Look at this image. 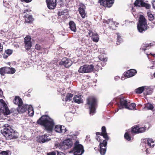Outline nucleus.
Here are the masks:
<instances>
[{"label": "nucleus", "mask_w": 155, "mask_h": 155, "mask_svg": "<svg viewBox=\"0 0 155 155\" xmlns=\"http://www.w3.org/2000/svg\"><path fill=\"white\" fill-rule=\"evenodd\" d=\"M36 123L44 127L45 129L48 132L53 130L54 125V120L46 115H42L38 120Z\"/></svg>", "instance_id": "1"}, {"label": "nucleus", "mask_w": 155, "mask_h": 155, "mask_svg": "<svg viewBox=\"0 0 155 155\" xmlns=\"http://www.w3.org/2000/svg\"><path fill=\"white\" fill-rule=\"evenodd\" d=\"M4 128L2 132L7 140H9L17 138L15 135V131L14 130L12 127L8 124L4 125Z\"/></svg>", "instance_id": "2"}, {"label": "nucleus", "mask_w": 155, "mask_h": 155, "mask_svg": "<svg viewBox=\"0 0 155 155\" xmlns=\"http://www.w3.org/2000/svg\"><path fill=\"white\" fill-rule=\"evenodd\" d=\"M86 104L89 105L90 114L93 115L96 112V107L97 106V100L96 97L90 96L86 99Z\"/></svg>", "instance_id": "3"}, {"label": "nucleus", "mask_w": 155, "mask_h": 155, "mask_svg": "<svg viewBox=\"0 0 155 155\" xmlns=\"http://www.w3.org/2000/svg\"><path fill=\"white\" fill-rule=\"evenodd\" d=\"M147 20L142 15H140L138 24L137 25V28L139 32L142 33L143 31L147 29Z\"/></svg>", "instance_id": "4"}, {"label": "nucleus", "mask_w": 155, "mask_h": 155, "mask_svg": "<svg viewBox=\"0 0 155 155\" xmlns=\"http://www.w3.org/2000/svg\"><path fill=\"white\" fill-rule=\"evenodd\" d=\"M84 147L82 145L79 143L78 140H77L74 143L72 151L74 155H82L84 152Z\"/></svg>", "instance_id": "5"}, {"label": "nucleus", "mask_w": 155, "mask_h": 155, "mask_svg": "<svg viewBox=\"0 0 155 155\" xmlns=\"http://www.w3.org/2000/svg\"><path fill=\"white\" fill-rule=\"evenodd\" d=\"M96 140L100 143L99 144V151L101 155H104L107 150V144L105 145L104 143V140H103L101 139V137L99 136H97L96 137Z\"/></svg>", "instance_id": "6"}, {"label": "nucleus", "mask_w": 155, "mask_h": 155, "mask_svg": "<svg viewBox=\"0 0 155 155\" xmlns=\"http://www.w3.org/2000/svg\"><path fill=\"white\" fill-rule=\"evenodd\" d=\"M94 66L93 64H85L81 66L79 69L78 71L80 73H89L93 71Z\"/></svg>", "instance_id": "7"}, {"label": "nucleus", "mask_w": 155, "mask_h": 155, "mask_svg": "<svg viewBox=\"0 0 155 155\" xmlns=\"http://www.w3.org/2000/svg\"><path fill=\"white\" fill-rule=\"evenodd\" d=\"M15 71V69L13 68L3 67L0 68V74L2 76H4L6 74H12Z\"/></svg>", "instance_id": "8"}, {"label": "nucleus", "mask_w": 155, "mask_h": 155, "mask_svg": "<svg viewBox=\"0 0 155 155\" xmlns=\"http://www.w3.org/2000/svg\"><path fill=\"white\" fill-rule=\"evenodd\" d=\"M146 130V127H140L139 125L138 124L134 125L131 127V132L132 133L137 134L144 132Z\"/></svg>", "instance_id": "9"}, {"label": "nucleus", "mask_w": 155, "mask_h": 155, "mask_svg": "<svg viewBox=\"0 0 155 155\" xmlns=\"http://www.w3.org/2000/svg\"><path fill=\"white\" fill-rule=\"evenodd\" d=\"M61 144L62 148L66 149L71 148L73 145V143L72 140L69 138L63 141Z\"/></svg>", "instance_id": "10"}, {"label": "nucleus", "mask_w": 155, "mask_h": 155, "mask_svg": "<svg viewBox=\"0 0 155 155\" xmlns=\"http://www.w3.org/2000/svg\"><path fill=\"white\" fill-rule=\"evenodd\" d=\"M129 101L126 99L125 97H121L120 99L119 102L118 104L119 108L120 109H122L125 107L127 105Z\"/></svg>", "instance_id": "11"}, {"label": "nucleus", "mask_w": 155, "mask_h": 155, "mask_svg": "<svg viewBox=\"0 0 155 155\" xmlns=\"http://www.w3.org/2000/svg\"><path fill=\"white\" fill-rule=\"evenodd\" d=\"M72 62L71 60L66 58H64L62 59V60L59 63V65H64L65 67L69 68L72 64Z\"/></svg>", "instance_id": "12"}, {"label": "nucleus", "mask_w": 155, "mask_h": 155, "mask_svg": "<svg viewBox=\"0 0 155 155\" xmlns=\"http://www.w3.org/2000/svg\"><path fill=\"white\" fill-rule=\"evenodd\" d=\"M24 43L26 49L27 51L30 49L32 46L30 36L27 35L24 38Z\"/></svg>", "instance_id": "13"}, {"label": "nucleus", "mask_w": 155, "mask_h": 155, "mask_svg": "<svg viewBox=\"0 0 155 155\" xmlns=\"http://www.w3.org/2000/svg\"><path fill=\"white\" fill-rule=\"evenodd\" d=\"M85 9L86 6L84 5L82 3H80L79 5L78 11L82 18H84L86 17Z\"/></svg>", "instance_id": "14"}, {"label": "nucleus", "mask_w": 155, "mask_h": 155, "mask_svg": "<svg viewBox=\"0 0 155 155\" xmlns=\"http://www.w3.org/2000/svg\"><path fill=\"white\" fill-rule=\"evenodd\" d=\"M114 1V0H99L101 5L108 7H110L112 6Z\"/></svg>", "instance_id": "15"}, {"label": "nucleus", "mask_w": 155, "mask_h": 155, "mask_svg": "<svg viewBox=\"0 0 155 155\" xmlns=\"http://www.w3.org/2000/svg\"><path fill=\"white\" fill-rule=\"evenodd\" d=\"M48 8L50 9H53L56 6V0H46Z\"/></svg>", "instance_id": "16"}, {"label": "nucleus", "mask_w": 155, "mask_h": 155, "mask_svg": "<svg viewBox=\"0 0 155 155\" xmlns=\"http://www.w3.org/2000/svg\"><path fill=\"white\" fill-rule=\"evenodd\" d=\"M28 107V105L26 104H20V106H18L17 108V110L19 113H23L26 112Z\"/></svg>", "instance_id": "17"}, {"label": "nucleus", "mask_w": 155, "mask_h": 155, "mask_svg": "<svg viewBox=\"0 0 155 155\" xmlns=\"http://www.w3.org/2000/svg\"><path fill=\"white\" fill-rule=\"evenodd\" d=\"M54 130L55 132L60 133H64L67 131L65 127L60 125H55Z\"/></svg>", "instance_id": "18"}, {"label": "nucleus", "mask_w": 155, "mask_h": 155, "mask_svg": "<svg viewBox=\"0 0 155 155\" xmlns=\"http://www.w3.org/2000/svg\"><path fill=\"white\" fill-rule=\"evenodd\" d=\"M101 133L103 135V138H104V142L105 145L107 143V141L109 140V137L107 133L106 127L103 126L102 127L101 129Z\"/></svg>", "instance_id": "19"}, {"label": "nucleus", "mask_w": 155, "mask_h": 155, "mask_svg": "<svg viewBox=\"0 0 155 155\" xmlns=\"http://www.w3.org/2000/svg\"><path fill=\"white\" fill-rule=\"evenodd\" d=\"M144 142L145 143L150 147H153L155 144L154 141L151 138H146L145 139Z\"/></svg>", "instance_id": "20"}, {"label": "nucleus", "mask_w": 155, "mask_h": 155, "mask_svg": "<svg viewBox=\"0 0 155 155\" xmlns=\"http://www.w3.org/2000/svg\"><path fill=\"white\" fill-rule=\"evenodd\" d=\"M50 139L47 138V134H45L44 135L39 136L38 138V141L40 143H44L48 142L50 140Z\"/></svg>", "instance_id": "21"}, {"label": "nucleus", "mask_w": 155, "mask_h": 155, "mask_svg": "<svg viewBox=\"0 0 155 155\" xmlns=\"http://www.w3.org/2000/svg\"><path fill=\"white\" fill-rule=\"evenodd\" d=\"M13 101L14 103L18 106L22 104L23 103L22 99L18 96H16Z\"/></svg>", "instance_id": "22"}, {"label": "nucleus", "mask_w": 155, "mask_h": 155, "mask_svg": "<svg viewBox=\"0 0 155 155\" xmlns=\"http://www.w3.org/2000/svg\"><path fill=\"white\" fill-rule=\"evenodd\" d=\"M81 95H75L73 98L74 101L78 104H80L83 102V100L81 98Z\"/></svg>", "instance_id": "23"}, {"label": "nucleus", "mask_w": 155, "mask_h": 155, "mask_svg": "<svg viewBox=\"0 0 155 155\" xmlns=\"http://www.w3.org/2000/svg\"><path fill=\"white\" fill-rule=\"evenodd\" d=\"M24 18H25V23L31 24L34 20V19L31 15Z\"/></svg>", "instance_id": "24"}, {"label": "nucleus", "mask_w": 155, "mask_h": 155, "mask_svg": "<svg viewBox=\"0 0 155 155\" xmlns=\"http://www.w3.org/2000/svg\"><path fill=\"white\" fill-rule=\"evenodd\" d=\"M136 105L135 103H130L129 101L127 104V105L125 107V108L129 110H136Z\"/></svg>", "instance_id": "25"}, {"label": "nucleus", "mask_w": 155, "mask_h": 155, "mask_svg": "<svg viewBox=\"0 0 155 155\" xmlns=\"http://www.w3.org/2000/svg\"><path fill=\"white\" fill-rule=\"evenodd\" d=\"M69 28L71 30L75 32L76 31V25L74 21H70L69 23Z\"/></svg>", "instance_id": "26"}, {"label": "nucleus", "mask_w": 155, "mask_h": 155, "mask_svg": "<svg viewBox=\"0 0 155 155\" xmlns=\"http://www.w3.org/2000/svg\"><path fill=\"white\" fill-rule=\"evenodd\" d=\"M31 11V10L30 9L25 10L22 13V15L24 18L25 17H26L27 16L31 15L30 13V12Z\"/></svg>", "instance_id": "27"}, {"label": "nucleus", "mask_w": 155, "mask_h": 155, "mask_svg": "<svg viewBox=\"0 0 155 155\" xmlns=\"http://www.w3.org/2000/svg\"><path fill=\"white\" fill-rule=\"evenodd\" d=\"M145 86H142L139 87L135 90V92L137 94H140L142 93L145 90Z\"/></svg>", "instance_id": "28"}, {"label": "nucleus", "mask_w": 155, "mask_h": 155, "mask_svg": "<svg viewBox=\"0 0 155 155\" xmlns=\"http://www.w3.org/2000/svg\"><path fill=\"white\" fill-rule=\"evenodd\" d=\"M144 108L146 109L147 110H152L154 108L153 104L150 103H147L145 104Z\"/></svg>", "instance_id": "29"}, {"label": "nucleus", "mask_w": 155, "mask_h": 155, "mask_svg": "<svg viewBox=\"0 0 155 155\" xmlns=\"http://www.w3.org/2000/svg\"><path fill=\"white\" fill-rule=\"evenodd\" d=\"M47 155H65V154L63 152L55 151L48 153Z\"/></svg>", "instance_id": "30"}, {"label": "nucleus", "mask_w": 155, "mask_h": 155, "mask_svg": "<svg viewBox=\"0 0 155 155\" xmlns=\"http://www.w3.org/2000/svg\"><path fill=\"white\" fill-rule=\"evenodd\" d=\"M143 2V0H136L134 3V5L136 7H142Z\"/></svg>", "instance_id": "31"}, {"label": "nucleus", "mask_w": 155, "mask_h": 155, "mask_svg": "<svg viewBox=\"0 0 155 155\" xmlns=\"http://www.w3.org/2000/svg\"><path fill=\"white\" fill-rule=\"evenodd\" d=\"M73 96V94L68 93L66 96L65 101H71L72 99Z\"/></svg>", "instance_id": "32"}, {"label": "nucleus", "mask_w": 155, "mask_h": 155, "mask_svg": "<svg viewBox=\"0 0 155 155\" xmlns=\"http://www.w3.org/2000/svg\"><path fill=\"white\" fill-rule=\"evenodd\" d=\"M131 132L128 131L126 132L124 134V138L127 141H130L131 140V137L130 136V133Z\"/></svg>", "instance_id": "33"}, {"label": "nucleus", "mask_w": 155, "mask_h": 155, "mask_svg": "<svg viewBox=\"0 0 155 155\" xmlns=\"http://www.w3.org/2000/svg\"><path fill=\"white\" fill-rule=\"evenodd\" d=\"M91 38L93 41L95 42H97L99 39L98 35L97 34H93L92 35Z\"/></svg>", "instance_id": "34"}, {"label": "nucleus", "mask_w": 155, "mask_h": 155, "mask_svg": "<svg viewBox=\"0 0 155 155\" xmlns=\"http://www.w3.org/2000/svg\"><path fill=\"white\" fill-rule=\"evenodd\" d=\"M6 106V105L5 102L4 101L2 100L1 99L0 100V110H3L2 109Z\"/></svg>", "instance_id": "35"}, {"label": "nucleus", "mask_w": 155, "mask_h": 155, "mask_svg": "<svg viewBox=\"0 0 155 155\" xmlns=\"http://www.w3.org/2000/svg\"><path fill=\"white\" fill-rule=\"evenodd\" d=\"M27 110H28V114L32 116L33 115L34 111L33 110V108L32 107H30L28 106Z\"/></svg>", "instance_id": "36"}, {"label": "nucleus", "mask_w": 155, "mask_h": 155, "mask_svg": "<svg viewBox=\"0 0 155 155\" xmlns=\"http://www.w3.org/2000/svg\"><path fill=\"white\" fill-rule=\"evenodd\" d=\"M128 72L130 77L134 76L137 73L136 71L134 69H131L128 70Z\"/></svg>", "instance_id": "37"}, {"label": "nucleus", "mask_w": 155, "mask_h": 155, "mask_svg": "<svg viewBox=\"0 0 155 155\" xmlns=\"http://www.w3.org/2000/svg\"><path fill=\"white\" fill-rule=\"evenodd\" d=\"M147 15L149 20L152 21L154 19V16L150 12H148Z\"/></svg>", "instance_id": "38"}, {"label": "nucleus", "mask_w": 155, "mask_h": 155, "mask_svg": "<svg viewBox=\"0 0 155 155\" xmlns=\"http://www.w3.org/2000/svg\"><path fill=\"white\" fill-rule=\"evenodd\" d=\"M4 109H5V111L4 112V115H7L10 114V110L8 107H6V106H5Z\"/></svg>", "instance_id": "39"}, {"label": "nucleus", "mask_w": 155, "mask_h": 155, "mask_svg": "<svg viewBox=\"0 0 155 155\" xmlns=\"http://www.w3.org/2000/svg\"><path fill=\"white\" fill-rule=\"evenodd\" d=\"M142 4V7H145L147 9H149L150 8V4L144 2V1Z\"/></svg>", "instance_id": "40"}, {"label": "nucleus", "mask_w": 155, "mask_h": 155, "mask_svg": "<svg viewBox=\"0 0 155 155\" xmlns=\"http://www.w3.org/2000/svg\"><path fill=\"white\" fill-rule=\"evenodd\" d=\"M117 43L116 44L117 45H119L120 43V41H121L122 38L117 33Z\"/></svg>", "instance_id": "41"}, {"label": "nucleus", "mask_w": 155, "mask_h": 155, "mask_svg": "<svg viewBox=\"0 0 155 155\" xmlns=\"http://www.w3.org/2000/svg\"><path fill=\"white\" fill-rule=\"evenodd\" d=\"M9 150L7 151H1L0 150V155H9Z\"/></svg>", "instance_id": "42"}, {"label": "nucleus", "mask_w": 155, "mask_h": 155, "mask_svg": "<svg viewBox=\"0 0 155 155\" xmlns=\"http://www.w3.org/2000/svg\"><path fill=\"white\" fill-rule=\"evenodd\" d=\"M58 3L61 7H62L65 4L64 0H59Z\"/></svg>", "instance_id": "43"}, {"label": "nucleus", "mask_w": 155, "mask_h": 155, "mask_svg": "<svg viewBox=\"0 0 155 155\" xmlns=\"http://www.w3.org/2000/svg\"><path fill=\"white\" fill-rule=\"evenodd\" d=\"M99 59L100 60L102 61L103 62H105L107 61V58H104L102 56H100L99 57Z\"/></svg>", "instance_id": "44"}, {"label": "nucleus", "mask_w": 155, "mask_h": 155, "mask_svg": "<svg viewBox=\"0 0 155 155\" xmlns=\"http://www.w3.org/2000/svg\"><path fill=\"white\" fill-rule=\"evenodd\" d=\"M42 48V47H41V46L38 44H36L35 45V49H36L37 50H40Z\"/></svg>", "instance_id": "45"}, {"label": "nucleus", "mask_w": 155, "mask_h": 155, "mask_svg": "<svg viewBox=\"0 0 155 155\" xmlns=\"http://www.w3.org/2000/svg\"><path fill=\"white\" fill-rule=\"evenodd\" d=\"M9 0H3V5L4 6L7 7L9 4Z\"/></svg>", "instance_id": "46"}, {"label": "nucleus", "mask_w": 155, "mask_h": 155, "mask_svg": "<svg viewBox=\"0 0 155 155\" xmlns=\"http://www.w3.org/2000/svg\"><path fill=\"white\" fill-rule=\"evenodd\" d=\"M152 43H150L149 44H146L145 45V48H143V50L144 51H145L147 49H149L150 47H151L152 45H151Z\"/></svg>", "instance_id": "47"}, {"label": "nucleus", "mask_w": 155, "mask_h": 155, "mask_svg": "<svg viewBox=\"0 0 155 155\" xmlns=\"http://www.w3.org/2000/svg\"><path fill=\"white\" fill-rule=\"evenodd\" d=\"M103 22L104 23H106L107 24H109L110 23H111L113 24V22L112 20L110 19H108L107 20H103Z\"/></svg>", "instance_id": "48"}, {"label": "nucleus", "mask_w": 155, "mask_h": 155, "mask_svg": "<svg viewBox=\"0 0 155 155\" xmlns=\"http://www.w3.org/2000/svg\"><path fill=\"white\" fill-rule=\"evenodd\" d=\"M5 53L8 55H9L12 53V51L10 49H7L5 51Z\"/></svg>", "instance_id": "49"}, {"label": "nucleus", "mask_w": 155, "mask_h": 155, "mask_svg": "<svg viewBox=\"0 0 155 155\" xmlns=\"http://www.w3.org/2000/svg\"><path fill=\"white\" fill-rule=\"evenodd\" d=\"M129 75L128 70L127 72H124V76L127 78L130 77V76Z\"/></svg>", "instance_id": "50"}, {"label": "nucleus", "mask_w": 155, "mask_h": 155, "mask_svg": "<svg viewBox=\"0 0 155 155\" xmlns=\"http://www.w3.org/2000/svg\"><path fill=\"white\" fill-rule=\"evenodd\" d=\"M152 93V91L150 89H148L147 92H144V94L146 95L150 94Z\"/></svg>", "instance_id": "51"}, {"label": "nucleus", "mask_w": 155, "mask_h": 155, "mask_svg": "<svg viewBox=\"0 0 155 155\" xmlns=\"http://www.w3.org/2000/svg\"><path fill=\"white\" fill-rule=\"evenodd\" d=\"M64 12H58V15L59 16H61L62 15H64Z\"/></svg>", "instance_id": "52"}, {"label": "nucleus", "mask_w": 155, "mask_h": 155, "mask_svg": "<svg viewBox=\"0 0 155 155\" xmlns=\"http://www.w3.org/2000/svg\"><path fill=\"white\" fill-rule=\"evenodd\" d=\"M96 134L97 136L99 135H100L101 136H102L103 137V135L101 132H97L96 133Z\"/></svg>", "instance_id": "53"}, {"label": "nucleus", "mask_w": 155, "mask_h": 155, "mask_svg": "<svg viewBox=\"0 0 155 155\" xmlns=\"http://www.w3.org/2000/svg\"><path fill=\"white\" fill-rule=\"evenodd\" d=\"M22 2H25L26 3H28L31 2L32 0H21Z\"/></svg>", "instance_id": "54"}, {"label": "nucleus", "mask_w": 155, "mask_h": 155, "mask_svg": "<svg viewBox=\"0 0 155 155\" xmlns=\"http://www.w3.org/2000/svg\"><path fill=\"white\" fill-rule=\"evenodd\" d=\"M153 7L155 9V1L153 2L152 3Z\"/></svg>", "instance_id": "55"}, {"label": "nucleus", "mask_w": 155, "mask_h": 155, "mask_svg": "<svg viewBox=\"0 0 155 155\" xmlns=\"http://www.w3.org/2000/svg\"><path fill=\"white\" fill-rule=\"evenodd\" d=\"M94 34L93 32L91 31H90V30L89 31V32H88L89 35L90 36L91 35V34Z\"/></svg>", "instance_id": "56"}, {"label": "nucleus", "mask_w": 155, "mask_h": 155, "mask_svg": "<svg viewBox=\"0 0 155 155\" xmlns=\"http://www.w3.org/2000/svg\"><path fill=\"white\" fill-rule=\"evenodd\" d=\"M3 47L1 46V44L0 43V51H1L2 50Z\"/></svg>", "instance_id": "57"}, {"label": "nucleus", "mask_w": 155, "mask_h": 155, "mask_svg": "<svg viewBox=\"0 0 155 155\" xmlns=\"http://www.w3.org/2000/svg\"><path fill=\"white\" fill-rule=\"evenodd\" d=\"M8 55H4L3 56V58H8Z\"/></svg>", "instance_id": "58"}, {"label": "nucleus", "mask_w": 155, "mask_h": 155, "mask_svg": "<svg viewBox=\"0 0 155 155\" xmlns=\"http://www.w3.org/2000/svg\"><path fill=\"white\" fill-rule=\"evenodd\" d=\"M2 94H3V92L0 89V95L1 96Z\"/></svg>", "instance_id": "59"}, {"label": "nucleus", "mask_w": 155, "mask_h": 155, "mask_svg": "<svg viewBox=\"0 0 155 155\" xmlns=\"http://www.w3.org/2000/svg\"><path fill=\"white\" fill-rule=\"evenodd\" d=\"M146 151L147 153V154H148V153H149L148 152V149H147L146 150Z\"/></svg>", "instance_id": "60"}, {"label": "nucleus", "mask_w": 155, "mask_h": 155, "mask_svg": "<svg viewBox=\"0 0 155 155\" xmlns=\"http://www.w3.org/2000/svg\"><path fill=\"white\" fill-rule=\"evenodd\" d=\"M153 76L154 78H155V72L153 74Z\"/></svg>", "instance_id": "61"}, {"label": "nucleus", "mask_w": 155, "mask_h": 155, "mask_svg": "<svg viewBox=\"0 0 155 155\" xmlns=\"http://www.w3.org/2000/svg\"><path fill=\"white\" fill-rule=\"evenodd\" d=\"M118 109H117V111H116V112H117V111H118Z\"/></svg>", "instance_id": "62"}, {"label": "nucleus", "mask_w": 155, "mask_h": 155, "mask_svg": "<svg viewBox=\"0 0 155 155\" xmlns=\"http://www.w3.org/2000/svg\"><path fill=\"white\" fill-rule=\"evenodd\" d=\"M110 28H111V27H110Z\"/></svg>", "instance_id": "63"}]
</instances>
